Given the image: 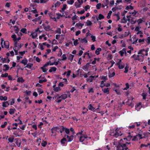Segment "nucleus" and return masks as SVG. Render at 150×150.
I'll list each match as a JSON object with an SVG mask.
<instances>
[{"mask_svg":"<svg viewBox=\"0 0 150 150\" xmlns=\"http://www.w3.org/2000/svg\"><path fill=\"white\" fill-rule=\"evenodd\" d=\"M146 41L147 42L148 44L150 43V37H149L147 38Z\"/></svg>","mask_w":150,"mask_h":150,"instance_id":"64","label":"nucleus"},{"mask_svg":"<svg viewBox=\"0 0 150 150\" xmlns=\"http://www.w3.org/2000/svg\"><path fill=\"white\" fill-rule=\"evenodd\" d=\"M9 104L8 103V101H5L3 102L2 103V106L4 107H6L8 105H9Z\"/></svg>","mask_w":150,"mask_h":150,"instance_id":"24","label":"nucleus"},{"mask_svg":"<svg viewBox=\"0 0 150 150\" xmlns=\"http://www.w3.org/2000/svg\"><path fill=\"white\" fill-rule=\"evenodd\" d=\"M102 50L100 48H98L95 51V53L97 55H98L100 54V52Z\"/></svg>","mask_w":150,"mask_h":150,"instance_id":"25","label":"nucleus"},{"mask_svg":"<svg viewBox=\"0 0 150 150\" xmlns=\"http://www.w3.org/2000/svg\"><path fill=\"white\" fill-rule=\"evenodd\" d=\"M70 44H71L72 46H73L72 42L71 41H70L69 42L66 43L65 44V46L66 47H68Z\"/></svg>","mask_w":150,"mask_h":150,"instance_id":"52","label":"nucleus"},{"mask_svg":"<svg viewBox=\"0 0 150 150\" xmlns=\"http://www.w3.org/2000/svg\"><path fill=\"white\" fill-rule=\"evenodd\" d=\"M60 4L61 3L60 2L57 1L54 5L55 7H56L57 6H59Z\"/></svg>","mask_w":150,"mask_h":150,"instance_id":"58","label":"nucleus"},{"mask_svg":"<svg viewBox=\"0 0 150 150\" xmlns=\"http://www.w3.org/2000/svg\"><path fill=\"white\" fill-rule=\"evenodd\" d=\"M127 22V20L126 19L125 17H124L121 20V23H126Z\"/></svg>","mask_w":150,"mask_h":150,"instance_id":"38","label":"nucleus"},{"mask_svg":"<svg viewBox=\"0 0 150 150\" xmlns=\"http://www.w3.org/2000/svg\"><path fill=\"white\" fill-rule=\"evenodd\" d=\"M129 68V66L127 64H126V66L125 67V70L124 71V72L125 73H127L128 71Z\"/></svg>","mask_w":150,"mask_h":150,"instance_id":"37","label":"nucleus"},{"mask_svg":"<svg viewBox=\"0 0 150 150\" xmlns=\"http://www.w3.org/2000/svg\"><path fill=\"white\" fill-rule=\"evenodd\" d=\"M91 63L90 62L87 63L86 64L82 67V69L84 70L88 71L89 67L91 66L90 65Z\"/></svg>","mask_w":150,"mask_h":150,"instance_id":"4","label":"nucleus"},{"mask_svg":"<svg viewBox=\"0 0 150 150\" xmlns=\"http://www.w3.org/2000/svg\"><path fill=\"white\" fill-rule=\"evenodd\" d=\"M104 81H102L101 82V84L100 87L101 88H103V87L105 86V84L104 83Z\"/></svg>","mask_w":150,"mask_h":150,"instance_id":"54","label":"nucleus"},{"mask_svg":"<svg viewBox=\"0 0 150 150\" xmlns=\"http://www.w3.org/2000/svg\"><path fill=\"white\" fill-rule=\"evenodd\" d=\"M14 140L16 141V144L18 146H19L21 144V141L19 138H18L14 139Z\"/></svg>","mask_w":150,"mask_h":150,"instance_id":"5","label":"nucleus"},{"mask_svg":"<svg viewBox=\"0 0 150 150\" xmlns=\"http://www.w3.org/2000/svg\"><path fill=\"white\" fill-rule=\"evenodd\" d=\"M7 97L5 96L4 97L3 96H0V100H4V101H6L7 100Z\"/></svg>","mask_w":150,"mask_h":150,"instance_id":"29","label":"nucleus"},{"mask_svg":"<svg viewBox=\"0 0 150 150\" xmlns=\"http://www.w3.org/2000/svg\"><path fill=\"white\" fill-rule=\"evenodd\" d=\"M79 43L78 42V40L76 39L74 41V44L75 46H76Z\"/></svg>","mask_w":150,"mask_h":150,"instance_id":"53","label":"nucleus"},{"mask_svg":"<svg viewBox=\"0 0 150 150\" xmlns=\"http://www.w3.org/2000/svg\"><path fill=\"white\" fill-rule=\"evenodd\" d=\"M41 16H39L37 18H35L34 19L32 20L33 21H38L41 19Z\"/></svg>","mask_w":150,"mask_h":150,"instance_id":"44","label":"nucleus"},{"mask_svg":"<svg viewBox=\"0 0 150 150\" xmlns=\"http://www.w3.org/2000/svg\"><path fill=\"white\" fill-rule=\"evenodd\" d=\"M95 77V76H91L89 77V78L87 79L86 80L87 81H89L90 82H92L94 80Z\"/></svg>","mask_w":150,"mask_h":150,"instance_id":"8","label":"nucleus"},{"mask_svg":"<svg viewBox=\"0 0 150 150\" xmlns=\"http://www.w3.org/2000/svg\"><path fill=\"white\" fill-rule=\"evenodd\" d=\"M119 128H117L115 130V133H116L118 135V136H121L122 135V134H120L119 133V132L121 133V132L120 131H119Z\"/></svg>","mask_w":150,"mask_h":150,"instance_id":"20","label":"nucleus"},{"mask_svg":"<svg viewBox=\"0 0 150 150\" xmlns=\"http://www.w3.org/2000/svg\"><path fill=\"white\" fill-rule=\"evenodd\" d=\"M17 81L18 83L21 82L23 83L25 81V80L23 79L22 77H19L17 79Z\"/></svg>","mask_w":150,"mask_h":150,"instance_id":"16","label":"nucleus"},{"mask_svg":"<svg viewBox=\"0 0 150 150\" xmlns=\"http://www.w3.org/2000/svg\"><path fill=\"white\" fill-rule=\"evenodd\" d=\"M142 135L146 137H148L150 135V133L148 132H145L142 133Z\"/></svg>","mask_w":150,"mask_h":150,"instance_id":"36","label":"nucleus"},{"mask_svg":"<svg viewBox=\"0 0 150 150\" xmlns=\"http://www.w3.org/2000/svg\"><path fill=\"white\" fill-rule=\"evenodd\" d=\"M62 128L61 129L59 130V131H57L58 132H59L61 133H62V132L64 131L65 127L63 126H61V127Z\"/></svg>","mask_w":150,"mask_h":150,"instance_id":"40","label":"nucleus"},{"mask_svg":"<svg viewBox=\"0 0 150 150\" xmlns=\"http://www.w3.org/2000/svg\"><path fill=\"white\" fill-rule=\"evenodd\" d=\"M141 104L142 103L141 102H139L136 104L135 107L136 109L138 111L139 110L140 108L142 107L141 106Z\"/></svg>","mask_w":150,"mask_h":150,"instance_id":"10","label":"nucleus"},{"mask_svg":"<svg viewBox=\"0 0 150 150\" xmlns=\"http://www.w3.org/2000/svg\"><path fill=\"white\" fill-rule=\"evenodd\" d=\"M54 91L55 92H58L59 91H60L61 90V89L60 88V87L58 86L54 88Z\"/></svg>","mask_w":150,"mask_h":150,"instance_id":"34","label":"nucleus"},{"mask_svg":"<svg viewBox=\"0 0 150 150\" xmlns=\"http://www.w3.org/2000/svg\"><path fill=\"white\" fill-rule=\"evenodd\" d=\"M74 2V0H70V1H67V3L68 4H69L72 5Z\"/></svg>","mask_w":150,"mask_h":150,"instance_id":"46","label":"nucleus"},{"mask_svg":"<svg viewBox=\"0 0 150 150\" xmlns=\"http://www.w3.org/2000/svg\"><path fill=\"white\" fill-rule=\"evenodd\" d=\"M4 67L5 68V69H3V71H6L9 70V67L8 65L4 64Z\"/></svg>","mask_w":150,"mask_h":150,"instance_id":"14","label":"nucleus"},{"mask_svg":"<svg viewBox=\"0 0 150 150\" xmlns=\"http://www.w3.org/2000/svg\"><path fill=\"white\" fill-rule=\"evenodd\" d=\"M55 32L56 33H58L59 34H61V29L59 28H58L57 29L55 30Z\"/></svg>","mask_w":150,"mask_h":150,"instance_id":"49","label":"nucleus"},{"mask_svg":"<svg viewBox=\"0 0 150 150\" xmlns=\"http://www.w3.org/2000/svg\"><path fill=\"white\" fill-rule=\"evenodd\" d=\"M33 64L32 63H28L26 65V66L25 67H27L30 69H31L33 66Z\"/></svg>","mask_w":150,"mask_h":150,"instance_id":"30","label":"nucleus"},{"mask_svg":"<svg viewBox=\"0 0 150 150\" xmlns=\"http://www.w3.org/2000/svg\"><path fill=\"white\" fill-rule=\"evenodd\" d=\"M145 51V50L144 49H143L141 50H140L139 52H138V54H142V56H144L145 55V54L144 53Z\"/></svg>","mask_w":150,"mask_h":150,"instance_id":"15","label":"nucleus"},{"mask_svg":"<svg viewBox=\"0 0 150 150\" xmlns=\"http://www.w3.org/2000/svg\"><path fill=\"white\" fill-rule=\"evenodd\" d=\"M38 92L39 93V94L40 95L41 94L43 93L44 92L43 90L41 88H37Z\"/></svg>","mask_w":150,"mask_h":150,"instance_id":"31","label":"nucleus"},{"mask_svg":"<svg viewBox=\"0 0 150 150\" xmlns=\"http://www.w3.org/2000/svg\"><path fill=\"white\" fill-rule=\"evenodd\" d=\"M104 16L102 14H99L98 18H96L97 21H98V19L101 20L102 19H104Z\"/></svg>","mask_w":150,"mask_h":150,"instance_id":"23","label":"nucleus"},{"mask_svg":"<svg viewBox=\"0 0 150 150\" xmlns=\"http://www.w3.org/2000/svg\"><path fill=\"white\" fill-rule=\"evenodd\" d=\"M14 28L15 30L16 31L19 32V28H18V26H17L16 25H15L14 27Z\"/></svg>","mask_w":150,"mask_h":150,"instance_id":"60","label":"nucleus"},{"mask_svg":"<svg viewBox=\"0 0 150 150\" xmlns=\"http://www.w3.org/2000/svg\"><path fill=\"white\" fill-rule=\"evenodd\" d=\"M129 13L130 14H133V16H135V15L137 13V12L135 10H134V12H129Z\"/></svg>","mask_w":150,"mask_h":150,"instance_id":"55","label":"nucleus"},{"mask_svg":"<svg viewBox=\"0 0 150 150\" xmlns=\"http://www.w3.org/2000/svg\"><path fill=\"white\" fill-rule=\"evenodd\" d=\"M137 21L138 23V24L139 25L140 24L142 23L143 20L141 18H139Z\"/></svg>","mask_w":150,"mask_h":150,"instance_id":"63","label":"nucleus"},{"mask_svg":"<svg viewBox=\"0 0 150 150\" xmlns=\"http://www.w3.org/2000/svg\"><path fill=\"white\" fill-rule=\"evenodd\" d=\"M115 75V73L114 72H113L111 74H109L108 76L110 78L113 77Z\"/></svg>","mask_w":150,"mask_h":150,"instance_id":"41","label":"nucleus"},{"mask_svg":"<svg viewBox=\"0 0 150 150\" xmlns=\"http://www.w3.org/2000/svg\"><path fill=\"white\" fill-rule=\"evenodd\" d=\"M101 5L100 3L98 4L96 6V8L98 9H100L101 8Z\"/></svg>","mask_w":150,"mask_h":150,"instance_id":"56","label":"nucleus"},{"mask_svg":"<svg viewBox=\"0 0 150 150\" xmlns=\"http://www.w3.org/2000/svg\"><path fill=\"white\" fill-rule=\"evenodd\" d=\"M114 90L115 91L116 93L118 95H120L121 94V93L120 92V91L118 90L117 89H115L114 88Z\"/></svg>","mask_w":150,"mask_h":150,"instance_id":"62","label":"nucleus"},{"mask_svg":"<svg viewBox=\"0 0 150 150\" xmlns=\"http://www.w3.org/2000/svg\"><path fill=\"white\" fill-rule=\"evenodd\" d=\"M28 60L26 58H24L23 60H22L21 62V63L24 64V65H25L26 64L28 63Z\"/></svg>","mask_w":150,"mask_h":150,"instance_id":"21","label":"nucleus"},{"mask_svg":"<svg viewBox=\"0 0 150 150\" xmlns=\"http://www.w3.org/2000/svg\"><path fill=\"white\" fill-rule=\"evenodd\" d=\"M47 144V142L46 141H43V142H42L41 144L42 146H43V147H45L46 146Z\"/></svg>","mask_w":150,"mask_h":150,"instance_id":"42","label":"nucleus"},{"mask_svg":"<svg viewBox=\"0 0 150 150\" xmlns=\"http://www.w3.org/2000/svg\"><path fill=\"white\" fill-rule=\"evenodd\" d=\"M57 69V68L55 67H52L49 69V71L50 72H52V71H55Z\"/></svg>","mask_w":150,"mask_h":150,"instance_id":"22","label":"nucleus"},{"mask_svg":"<svg viewBox=\"0 0 150 150\" xmlns=\"http://www.w3.org/2000/svg\"><path fill=\"white\" fill-rule=\"evenodd\" d=\"M144 57L142 55H137V57L134 58L135 60H138L140 62H142L144 60Z\"/></svg>","mask_w":150,"mask_h":150,"instance_id":"3","label":"nucleus"},{"mask_svg":"<svg viewBox=\"0 0 150 150\" xmlns=\"http://www.w3.org/2000/svg\"><path fill=\"white\" fill-rule=\"evenodd\" d=\"M125 9L127 10H128L129 9L133 10V7L131 5H130L129 7L128 6H126Z\"/></svg>","mask_w":150,"mask_h":150,"instance_id":"35","label":"nucleus"},{"mask_svg":"<svg viewBox=\"0 0 150 150\" xmlns=\"http://www.w3.org/2000/svg\"><path fill=\"white\" fill-rule=\"evenodd\" d=\"M117 133L115 132H114L113 130L111 131L110 132V135L111 136H113L115 137H118V135L117 134Z\"/></svg>","mask_w":150,"mask_h":150,"instance_id":"11","label":"nucleus"},{"mask_svg":"<svg viewBox=\"0 0 150 150\" xmlns=\"http://www.w3.org/2000/svg\"><path fill=\"white\" fill-rule=\"evenodd\" d=\"M112 13V11H109V13L108 14V16L107 18L108 19H109L110 18V16L111 15V13Z\"/></svg>","mask_w":150,"mask_h":150,"instance_id":"43","label":"nucleus"},{"mask_svg":"<svg viewBox=\"0 0 150 150\" xmlns=\"http://www.w3.org/2000/svg\"><path fill=\"white\" fill-rule=\"evenodd\" d=\"M118 27L117 28V30L119 32H121V31L122 30V28H121V25L120 24H118Z\"/></svg>","mask_w":150,"mask_h":150,"instance_id":"33","label":"nucleus"},{"mask_svg":"<svg viewBox=\"0 0 150 150\" xmlns=\"http://www.w3.org/2000/svg\"><path fill=\"white\" fill-rule=\"evenodd\" d=\"M67 94H63L61 95V97H62V99L65 100L66 99L68 96L70 97V94L69 91H67Z\"/></svg>","mask_w":150,"mask_h":150,"instance_id":"2","label":"nucleus"},{"mask_svg":"<svg viewBox=\"0 0 150 150\" xmlns=\"http://www.w3.org/2000/svg\"><path fill=\"white\" fill-rule=\"evenodd\" d=\"M64 131H65V132L67 134H69L70 132L69 129L68 128H67L66 127H65Z\"/></svg>","mask_w":150,"mask_h":150,"instance_id":"45","label":"nucleus"},{"mask_svg":"<svg viewBox=\"0 0 150 150\" xmlns=\"http://www.w3.org/2000/svg\"><path fill=\"white\" fill-rule=\"evenodd\" d=\"M123 141V139H121L120 141L118 142L117 144H115V143H114V145H115L116 148V150H127L128 149V148L126 146V144H123L122 143Z\"/></svg>","mask_w":150,"mask_h":150,"instance_id":"1","label":"nucleus"},{"mask_svg":"<svg viewBox=\"0 0 150 150\" xmlns=\"http://www.w3.org/2000/svg\"><path fill=\"white\" fill-rule=\"evenodd\" d=\"M42 25L43 27L44 30L47 31L51 30L50 29V26L49 25H48L47 27L45 26V25L44 24H42Z\"/></svg>","mask_w":150,"mask_h":150,"instance_id":"6","label":"nucleus"},{"mask_svg":"<svg viewBox=\"0 0 150 150\" xmlns=\"http://www.w3.org/2000/svg\"><path fill=\"white\" fill-rule=\"evenodd\" d=\"M11 37L13 38V40L14 41H15V40H17L16 39V35L15 34L12 35Z\"/></svg>","mask_w":150,"mask_h":150,"instance_id":"51","label":"nucleus"},{"mask_svg":"<svg viewBox=\"0 0 150 150\" xmlns=\"http://www.w3.org/2000/svg\"><path fill=\"white\" fill-rule=\"evenodd\" d=\"M90 8V6L89 5H87L84 7L85 10L86 11L88 9H89Z\"/></svg>","mask_w":150,"mask_h":150,"instance_id":"59","label":"nucleus"},{"mask_svg":"<svg viewBox=\"0 0 150 150\" xmlns=\"http://www.w3.org/2000/svg\"><path fill=\"white\" fill-rule=\"evenodd\" d=\"M41 69L42 70L43 72H46L47 70V69L45 67H42L41 68Z\"/></svg>","mask_w":150,"mask_h":150,"instance_id":"57","label":"nucleus"},{"mask_svg":"<svg viewBox=\"0 0 150 150\" xmlns=\"http://www.w3.org/2000/svg\"><path fill=\"white\" fill-rule=\"evenodd\" d=\"M15 109H14L11 108L9 110V113L11 115L15 113Z\"/></svg>","mask_w":150,"mask_h":150,"instance_id":"28","label":"nucleus"},{"mask_svg":"<svg viewBox=\"0 0 150 150\" xmlns=\"http://www.w3.org/2000/svg\"><path fill=\"white\" fill-rule=\"evenodd\" d=\"M81 5L80 4H79L76 2L74 3V6L76 7V8L80 7Z\"/></svg>","mask_w":150,"mask_h":150,"instance_id":"39","label":"nucleus"},{"mask_svg":"<svg viewBox=\"0 0 150 150\" xmlns=\"http://www.w3.org/2000/svg\"><path fill=\"white\" fill-rule=\"evenodd\" d=\"M4 47L8 49L9 48V42L8 41H6L4 42Z\"/></svg>","mask_w":150,"mask_h":150,"instance_id":"7","label":"nucleus"},{"mask_svg":"<svg viewBox=\"0 0 150 150\" xmlns=\"http://www.w3.org/2000/svg\"><path fill=\"white\" fill-rule=\"evenodd\" d=\"M88 108L89 110L93 112L95 111L96 110V109L92 106L91 104H90L88 105Z\"/></svg>","mask_w":150,"mask_h":150,"instance_id":"9","label":"nucleus"},{"mask_svg":"<svg viewBox=\"0 0 150 150\" xmlns=\"http://www.w3.org/2000/svg\"><path fill=\"white\" fill-rule=\"evenodd\" d=\"M78 40H81V41H80V42L82 43H83V42H84L85 43H86L87 42V40L85 38H84L83 39L79 38Z\"/></svg>","mask_w":150,"mask_h":150,"instance_id":"17","label":"nucleus"},{"mask_svg":"<svg viewBox=\"0 0 150 150\" xmlns=\"http://www.w3.org/2000/svg\"><path fill=\"white\" fill-rule=\"evenodd\" d=\"M102 90L104 93H106L107 94H108L109 93V89L108 88H104V89H103Z\"/></svg>","mask_w":150,"mask_h":150,"instance_id":"27","label":"nucleus"},{"mask_svg":"<svg viewBox=\"0 0 150 150\" xmlns=\"http://www.w3.org/2000/svg\"><path fill=\"white\" fill-rule=\"evenodd\" d=\"M56 15L58 16L57 17V19H59L60 18V17H62L63 16H64L65 15H64V14L63 13V15H61V14L59 13H57Z\"/></svg>","mask_w":150,"mask_h":150,"instance_id":"32","label":"nucleus"},{"mask_svg":"<svg viewBox=\"0 0 150 150\" xmlns=\"http://www.w3.org/2000/svg\"><path fill=\"white\" fill-rule=\"evenodd\" d=\"M86 25L87 26H91L92 25V23H91V21H87L86 23Z\"/></svg>","mask_w":150,"mask_h":150,"instance_id":"47","label":"nucleus"},{"mask_svg":"<svg viewBox=\"0 0 150 150\" xmlns=\"http://www.w3.org/2000/svg\"><path fill=\"white\" fill-rule=\"evenodd\" d=\"M60 129V128L58 127H53L51 129V132L52 134H53L54 132H53V130L57 131V130H59Z\"/></svg>","mask_w":150,"mask_h":150,"instance_id":"18","label":"nucleus"},{"mask_svg":"<svg viewBox=\"0 0 150 150\" xmlns=\"http://www.w3.org/2000/svg\"><path fill=\"white\" fill-rule=\"evenodd\" d=\"M74 136L73 135L69 136L68 135L67 136V138L68 139L67 142H70L73 140Z\"/></svg>","mask_w":150,"mask_h":150,"instance_id":"12","label":"nucleus"},{"mask_svg":"<svg viewBox=\"0 0 150 150\" xmlns=\"http://www.w3.org/2000/svg\"><path fill=\"white\" fill-rule=\"evenodd\" d=\"M146 93H143L142 94V96L143 97V98L144 99H145L146 98Z\"/></svg>","mask_w":150,"mask_h":150,"instance_id":"61","label":"nucleus"},{"mask_svg":"<svg viewBox=\"0 0 150 150\" xmlns=\"http://www.w3.org/2000/svg\"><path fill=\"white\" fill-rule=\"evenodd\" d=\"M74 55H73L71 54H70L69 56V57H68V59L69 60H70V61L71 62H72L73 59L74 58Z\"/></svg>","mask_w":150,"mask_h":150,"instance_id":"26","label":"nucleus"},{"mask_svg":"<svg viewBox=\"0 0 150 150\" xmlns=\"http://www.w3.org/2000/svg\"><path fill=\"white\" fill-rule=\"evenodd\" d=\"M67 140L66 138L64 137L63 139H62L60 141V142L63 146L64 145V144H65V142H67Z\"/></svg>","mask_w":150,"mask_h":150,"instance_id":"13","label":"nucleus"},{"mask_svg":"<svg viewBox=\"0 0 150 150\" xmlns=\"http://www.w3.org/2000/svg\"><path fill=\"white\" fill-rule=\"evenodd\" d=\"M8 74L7 73H6L4 74H2L1 76V77L2 78L6 77L8 76Z\"/></svg>","mask_w":150,"mask_h":150,"instance_id":"48","label":"nucleus"},{"mask_svg":"<svg viewBox=\"0 0 150 150\" xmlns=\"http://www.w3.org/2000/svg\"><path fill=\"white\" fill-rule=\"evenodd\" d=\"M66 54H63V55H62V60H65L67 59V58L66 57Z\"/></svg>","mask_w":150,"mask_h":150,"instance_id":"50","label":"nucleus"},{"mask_svg":"<svg viewBox=\"0 0 150 150\" xmlns=\"http://www.w3.org/2000/svg\"><path fill=\"white\" fill-rule=\"evenodd\" d=\"M31 35L32 36V38L33 39H34L38 36V33L36 32L32 33Z\"/></svg>","mask_w":150,"mask_h":150,"instance_id":"19","label":"nucleus"}]
</instances>
